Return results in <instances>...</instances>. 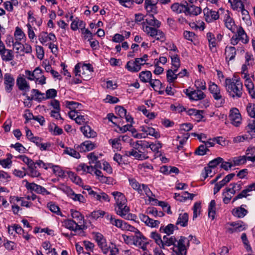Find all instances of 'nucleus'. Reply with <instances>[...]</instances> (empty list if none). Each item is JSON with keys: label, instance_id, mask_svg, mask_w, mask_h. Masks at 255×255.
I'll list each match as a JSON object with an SVG mask.
<instances>
[{"label": "nucleus", "instance_id": "obj_51", "mask_svg": "<svg viewBox=\"0 0 255 255\" xmlns=\"http://www.w3.org/2000/svg\"><path fill=\"white\" fill-rule=\"evenodd\" d=\"M229 2L232 8L235 10H238L239 8H243V6L244 5L242 0H229Z\"/></svg>", "mask_w": 255, "mask_h": 255}, {"label": "nucleus", "instance_id": "obj_9", "mask_svg": "<svg viewBox=\"0 0 255 255\" xmlns=\"http://www.w3.org/2000/svg\"><path fill=\"white\" fill-rule=\"evenodd\" d=\"M93 234L94 239L99 247L102 249L103 253L106 254L109 251V249L107 245L106 240L103 235L98 232L94 233Z\"/></svg>", "mask_w": 255, "mask_h": 255}, {"label": "nucleus", "instance_id": "obj_26", "mask_svg": "<svg viewBox=\"0 0 255 255\" xmlns=\"http://www.w3.org/2000/svg\"><path fill=\"white\" fill-rule=\"evenodd\" d=\"M70 213L71 216L73 219V220L76 222L77 224L82 225V227L84 222V218L81 213L74 209H71Z\"/></svg>", "mask_w": 255, "mask_h": 255}, {"label": "nucleus", "instance_id": "obj_62", "mask_svg": "<svg viewBox=\"0 0 255 255\" xmlns=\"http://www.w3.org/2000/svg\"><path fill=\"white\" fill-rule=\"evenodd\" d=\"M26 26L28 29L27 34L29 38L30 39L31 42H33L34 40H35L36 36L35 33L33 31V27L32 25L29 23H28L26 24Z\"/></svg>", "mask_w": 255, "mask_h": 255}, {"label": "nucleus", "instance_id": "obj_23", "mask_svg": "<svg viewBox=\"0 0 255 255\" xmlns=\"http://www.w3.org/2000/svg\"><path fill=\"white\" fill-rule=\"evenodd\" d=\"M186 3V14L197 15L201 12L202 9L200 7L195 6L193 4Z\"/></svg>", "mask_w": 255, "mask_h": 255}, {"label": "nucleus", "instance_id": "obj_45", "mask_svg": "<svg viewBox=\"0 0 255 255\" xmlns=\"http://www.w3.org/2000/svg\"><path fill=\"white\" fill-rule=\"evenodd\" d=\"M171 8L174 12L177 13H180L181 12H184L185 13L186 10V4H180L178 3L173 4L171 6Z\"/></svg>", "mask_w": 255, "mask_h": 255}, {"label": "nucleus", "instance_id": "obj_38", "mask_svg": "<svg viewBox=\"0 0 255 255\" xmlns=\"http://www.w3.org/2000/svg\"><path fill=\"white\" fill-rule=\"evenodd\" d=\"M176 229H177V227L176 225L169 224L166 226H161L159 230L161 233H165L167 235H170L172 234L174 231Z\"/></svg>", "mask_w": 255, "mask_h": 255}, {"label": "nucleus", "instance_id": "obj_2", "mask_svg": "<svg viewBox=\"0 0 255 255\" xmlns=\"http://www.w3.org/2000/svg\"><path fill=\"white\" fill-rule=\"evenodd\" d=\"M225 87L227 91L232 98H240L243 94V84L239 80L232 81L231 79H226Z\"/></svg>", "mask_w": 255, "mask_h": 255}, {"label": "nucleus", "instance_id": "obj_21", "mask_svg": "<svg viewBox=\"0 0 255 255\" xmlns=\"http://www.w3.org/2000/svg\"><path fill=\"white\" fill-rule=\"evenodd\" d=\"M96 147L95 144L91 141H85L77 147L79 152H87L94 149Z\"/></svg>", "mask_w": 255, "mask_h": 255}, {"label": "nucleus", "instance_id": "obj_43", "mask_svg": "<svg viewBox=\"0 0 255 255\" xmlns=\"http://www.w3.org/2000/svg\"><path fill=\"white\" fill-rule=\"evenodd\" d=\"M6 158L0 159V165L4 168H9L12 164L11 158L12 155L10 153H8L6 155Z\"/></svg>", "mask_w": 255, "mask_h": 255}, {"label": "nucleus", "instance_id": "obj_39", "mask_svg": "<svg viewBox=\"0 0 255 255\" xmlns=\"http://www.w3.org/2000/svg\"><path fill=\"white\" fill-rule=\"evenodd\" d=\"M0 55L3 61L7 62L12 60L13 59L14 55L12 50L5 49L0 52Z\"/></svg>", "mask_w": 255, "mask_h": 255}, {"label": "nucleus", "instance_id": "obj_15", "mask_svg": "<svg viewBox=\"0 0 255 255\" xmlns=\"http://www.w3.org/2000/svg\"><path fill=\"white\" fill-rule=\"evenodd\" d=\"M223 21L226 27L233 32L235 30V23L234 20L231 16V13L229 10H224L223 12Z\"/></svg>", "mask_w": 255, "mask_h": 255}, {"label": "nucleus", "instance_id": "obj_16", "mask_svg": "<svg viewBox=\"0 0 255 255\" xmlns=\"http://www.w3.org/2000/svg\"><path fill=\"white\" fill-rule=\"evenodd\" d=\"M225 60L229 64L230 61H234L237 55V49L233 46H227L225 49Z\"/></svg>", "mask_w": 255, "mask_h": 255}, {"label": "nucleus", "instance_id": "obj_3", "mask_svg": "<svg viewBox=\"0 0 255 255\" xmlns=\"http://www.w3.org/2000/svg\"><path fill=\"white\" fill-rule=\"evenodd\" d=\"M194 236L190 235L188 238L181 236L177 242V245L173 248L172 255H186L187 249L189 242L192 241Z\"/></svg>", "mask_w": 255, "mask_h": 255}, {"label": "nucleus", "instance_id": "obj_1", "mask_svg": "<svg viewBox=\"0 0 255 255\" xmlns=\"http://www.w3.org/2000/svg\"><path fill=\"white\" fill-rule=\"evenodd\" d=\"M111 194L116 201L117 207L116 208L117 214L125 219L133 220L135 216L129 213V209L126 205L127 200L124 194L118 191L113 192Z\"/></svg>", "mask_w": 255, "mask_h": 255}, {"label": "nucleus", "instance_id": "obj_32", "mask_svg": "<svg viewBox=\"0 0 255 255\" xmlns=\"http://www.w3.org/2000/svg\"><path fill=\"white\" fill-rule=\"evenodd\" d=\"M170 56L171 59V64L172 69L174 71H177L178 68L180 66V60L179 56L175 53H170Z\"/></svg>", "mask_w": 255, "mask_h": 255}, {"label": "nucleus", "instance_id": "obj_61", "mask_svg": "<svg viewBox=\"0 0 255 255\" xmlns=\"http://www.w3.org/2000/svg\"><path fill=\"white\" fill-rule=\"evenodd\" d=\"M121 141V138L120 137H119L118 138H116L114 139H110L109 140V143L112 145V147L113 148H116V149H121V143L120 141Z\"/></svg>", "mask_w": 255, "mask_h": 255}, {"label": "nucleus", "instance_id": "obj_54", "mask_svg": "<svg viewBox=\"0 0 255 255\" xmlns=\"http://www.w3.org/2000/svg\"><path fill=\"white\" fill-rule=\"evenodd\" d=\"M14 36L16 41H20L24 37H25L24 33L19 27H16L14 32Z\"/></svg>", "mask_w": 255, "mask_h": 255}, {"label": "nucleus", "instance_id": "obj_35", "mask_svg": "<svg viewBox=\"0 0 255 255\" xmlns=\"http://www.w3.org/2000/svg\"><path fill=\"white\" fill-rule=\"evenodd\" d=\"M139 78L143 83H150L152 79V74L149 71H143L139 74Z\"/></svg>", "mask_w": 255, "mask_h": 255}, {"label": "nucleus", "instance_id": "obj_19", "mask_svg": "<svg viewBox=\"0 0 255 255\" xmlns=\"http://www.w3.org/2000/svg\"><path fill=\"white\" fill-rule=\"evenodd\" d=\"M63 226L66 228L73 231H76L83 229L82 225L78 224L72 219L65 220L63 222Z\"/></svg>", "mask_w": 255, "mask_h": 255}, {"label": "nucleus", "instance_id": "obj_8", "mask_svg": "<svg viewBox=\"0 0 255 255\" xmlns=\"http://www.w3.org/2000/svg\"><path fill=\"white\" fill-rule=\"evenodd\" d=\"M143 61L139 58H136L134 61H129L128 62L126 68L130 72H137L141 69V66L144 65L142 63Z\"/></svg>", "mask_w": 255, "mask_h": 255}, {"label": "nucleus", "instance_id": "obj_36", "mask_svg": "<svg viewBox=\"0 0 255 255\" xmlns=\"http://www.w3.org/2000/svg\"><path fill=\"white\" fill-rule=\"evenodd\" d=\"M126 155L128 156H132L138 160H143L147 158V157H145L144 154L141 153L140 151H137L133 149L131 150L126 151Z\"/></svg>", "mask_w": 255, "mask_h": 255}, {"label": "nucleus", "instance_id": "obj_59", "mask_svg": "<svg viewBox=\"0 0 255 255\" xmlns=\"http://www.w3.org/2000/svg\"><path fill=\"white\" fill-rule=\"evenodd\" d=\"M140 189L141 192L138 193L140 195H143L145 194L148 197V198L153 195L152 192L147 185L142 184V187Z\"/></svg>", "mask_w": 255, "mask_h": 255}, {"label": "nucleus", "instance_id": "obj_18", "mask_svg": "<svg viewBox=\"0 0 255 255\" xmlns=\"http://www.w3.org/2000/svg\"><path fill=\"white\" fill-rule=\"evenodd\" d=\"M139 218L141 221L144 223L146 226L151 228H157L159 226L160 224L159 221L151 219L148 216L143 214H139Z\"/></svg>", "mask_w": 255, "mask_h": 255}, {"label": "nucleus", "instance_id": "obj_57", "mask_svg": "<svg viewBox=\"0 0 255 255\" xmlns=\"http://www.w3.org/2000/svg\"><path fill=\"white\" fill-rule=\"evenodd\" d=\"M207 38L209 42L210 49L212 47H215L216 46V43L214 35L211 32H208L207 33Z\"/></svg>", "mask_w": 255, "mask_h": 255}, {"label": "nucleus", "instance_id": "obj_7", "mask_svg": "<svg viewBox=\"0 0 255 255\" xmlns=\"http://www.w3.org/2000/svg\"><path fill=\"white\" fill-rule=\"evenodd\" d=\"M228 224L231 226L228 229V232L230 234L243 231L247 228V225L242 221L233 222Z\"/></svg>", "mask_w": 255, "mask_h": 255}, {"label": "nucleus", "instance_id": "obj_53", "mask_svg": "<svg viewBox=\"0 0 255 255\" xmlns=\"http://www.w3.org/2000/svg\"><path fill=\"white\" fill-rule=\"evenodd\" d=\"M212 167L208 166L206 167H205L204 168V170L201 173V175L202 177L203 178L204 180H205L206 178H207L208 177L210 176L212 177L213 175L214 174V172H212Z\"/></svg>", "mask_w": 255, "mask_h": 255}, {"label": "nucleus", "instance_id": "obj_12", "mask_svg": "<svg viewBox=\"0 0 255 255\" xmlns=\"http://www.w3.org/2000/svg\"><path fill=\"white\" fill-rule=\"evenodd\" d=\"M15 80L13 76L10 73H5L3 77V84L5 90L7 93H10L14 85Z\"/></svg>", "mask_w": 255, "mask_h": 255}, {"label": "nucleus", "instance_id": "obj_56", "mask_svg": "<svg viewBox=\"0 0 255 255\" xmlns=\"http://www.w3.org/2000/svg\"><path fill=\"white\" fill-rule=\"evenodd\" d=\"M106 214V212L102 210L94 211L91 212L89 217L94 220H97L100 217H103Z\"/></svg>", "mask_w": 255, "mask_h": 255}, {"label": "nucleus", "instance_id": "obj_11", "mask_svg": "<svg viewBox=\"0 0 255 255\" xmlns=\"http://www.w3.org/2000/svg\"><path fill=\"white\" fill-rule=\"evenodd\" d=\"M184 93L188 98L192 100H201L204 99L206 97L205 93L199 89H196L193 91L186 89L184 90Z\"/></svg>", "mask_w": 255, "mask_h": 255}, {"label": "nucleus", "instance_id": "obj_29", "mask_svg": "<svg viewBox=\"0 0 255 255\" xmlns=\"http://www.w3.org/2000/svg\"><path fill=\"white\" fill-rule=\"evenodd\" d=\"M84 135L88 138H94L97 136V133L88 125L84 126L80 128Z\"/></svg>", "mask_w": 255, "mask_h": 255}, {"label": "nucleus", "instance_id": "obj_33", "mask_svg": "<svg viewBox=\"0 0 255 255\" xmlns=\"http://www.w3.org/2000/svg\"><path fill=\"white\" fill-rule=\"evenodd\" d=\"M248 213V211L242 207V206L235 208L232 210V214L233 216L239 218H243Z\"/></svg>", "mask_w": 255, "mask_h": 255}, {"label": "nucleus", "instance_id": "obj_47", "mask_svg": "<svg viewBox=\"0 0 255 255\" xmlns=\"http://www.w3.org/2000/svg\"><path fill=\"white\" fill-rule=\"evenodd\" d=\"M150 237L154 240L160 248L161 246H163V242L161 236L157 232H152L150 234Z\"/></svg>", "mask_w": 255, "mask_h": 255}, {"label": "nucleus", "instance_id": "obj_30", "mask_svg": "<svg viewBox=\"0 0 255 255\" xmlns=\"http://www.w3.org/2000/svg\"><path fill=\"white\" fill-rule=\"evenodd\" d=\"M163 246H161V248L164 249V246H171L172 245L173 246V248L174 247V246H176L177 245V241H176L175 238L173 236L168 237L166 236H164L163 237ZM172 250H173V248H172ZM173 252L172 253V254Z\"/></svg>", "mask_w": 255, "mask_h": 255}, {"label": "nucleus", "instance_id": "obj_28", "mask_svg": "<svg viewBox=\"0 0 255 255\" xmlns=\"http://www.w3.org/2000/svg\"><path fill=\"white\" fill-rule=\"evenodd\" d=\"M156 0H146L145 1V8L148 13H157V7L156 6Z\"/></svg>", "mask_w": 255, "mask_h": 255}, {"label": "nucleus", "instance_id": "obj_63", "mask_svg": "<svg viewBox=\"0 0 255 255\" xmlns=\"http://www.w3.org/2000/svg\"><path fill=\"white\" fill-rule=\"evenodd\" d=\"M47 206L52 212L58 215H61L60 208L57 205L50 202L48 204Z\"/></svg>", "mask_w": 255, "mask_h": 255}, {"label": "nucleus", "instance_id": "obj_46", "mask_svg": "<svg viewBox=\"0 0 255 255\" xmlns=\"http://www.w3.org/2000/svg\"><path fill=\"white\" fill-rule=\"evenodd\" d=\"M36 164L33 163L28 167V174L32 177H38L40 176V173L36 170Z\"/></svg>", "mask_w": 255, "mask_h": 255}, {"label": "nucleus", "instance_id": "obj_44", "mask_svg": "<svg viewBox=\"0 0 255 255\" xmlns=\"http://www.w3.org/2000/svg\"><path fill=\"white\" fill-rule=\"evenodd\" d=\"M177 71L174 69H169L166 72L167 81L169 83H173L177 78L178 75L176 74Z\"/></svg>", "mask_w": 255, "mask_h": 255}, {"label": "nucleus", "instance_id": "obj_22", "mask_svg": "<svg viewBox=\"0 0 255 255\" xmlns=\"http://www.w3.org/2000/svg\"><path fill=\"white\" fill-rule=\"evenodd\" d=\"M254 190H255V183H253L246 186L245 189L234 198L233 202L238 199L247 197L248 196L250 195V194L248 193Z\"/></svg>", "mask_w": 255, "mask_h": 255}, {"label": "nucleus", "instance_id": "obj_34", "mask_svg": "<svg viewBox=\"0 0 255 255\" xmlns=\"http://www.w3.org/2000/svg\"><path fill=\"white\" fill-rule=\"evenodd\" d=\"M25 197H10L9 199V202L11 204H14L15 202H19L21 201V206L26 207H30L32 205V203L30 202H28L27 201H25L24 200Z\"/></svg>", "mask_w": 255, "mask_h": 255}, {"label": "nucleus", "instance_id": "obj_27", "mask_svg": "<svg viewBox=\"0 0 255 255\" xmlns=\"http://www.w3.org/2000/svg\"><path fill=\"white\" fill-rule=\"evenodd\" d=\"M145 238L140 232L138 233L133 236L132 240L134 244L141 248L143 246H147V244L144 242Z\"/></svg>", "mask_w": 255, "mask_h": 255}, {"label": "nucleus", "instance_id": "obj_42", "mask_svg": "<svg viewBox=\"0 0 255 255\" xmlns=\"http://www.w3.org/2000/svg\"><path fill=\"white\" fill-rule=\"evenodd\" d=\"M67 174L70 180L75 184L83 186V182L81 178L77 176L74 172L68 171Z\"/></svg>", "mask_w": 255, "mask_h": 255}, {"label": "nucleus", "instance_id": "obj_31", "mask_svg": "<svg viewBox=\"0 0 255 255\" xmlns=\"http://www.w3.org/2000/svg\"><path fill=\"white\" fill-rule=\"evenodd\" d=\"M146 23L149 26L155 28H159L161 25V22L155 18L152 13L149 14L145 19Z\"/></svg>", "mask_w": 255, "mask_h": 255}, {"label": "nucleus", "instance_id": "obj_17", "mask_svg": "<svg viewBox=\"0 0 255 255\" xmlns=\"http://www.w3.org/2000/svg\"><path fill=\"white\" fill-rule=\"evenodd\" d=\"M140 131L144 132L146 137L148 135L153 136L155 138H159L160 137V133L155 128L148 127L147 126H143L140 127Z\"/></svg>", "mask_w": 255, "mask_h": 255}, {"label": "nucleus", "instance_id": "obj_37", "mask_svg": "<svg viewBox=\"0 0 255 255\" xmlns=\"http://www.w3.org/2000/svg\"><path fill=\"white\" fill-rule=\"evenodd\" d=\"M238 11L241 12L242 19L245 22V23L248 25H251L252 21L251 20V17L249 11L245 8V5L243 6V8H239Z\"/></svg>", "mask_w": 255, "mask_h": 255}, {"label": "nucleus", "instance_id": "obj_14", "mask_svg": "<svg viewBox=\"0 0 255 255\" xmlns=\"http://www.w3.org/2000/svg\"><path fill=\"white\" fill-rule=\"evenodd\" d=\"M38 39L40 43L43 45H47L49 41L56 42V37L53 33L48 34L47 32L42 31L38 35Z\"/></svg>", "mask_w": 255, "mask_h": 255}, {"label": "nucleus", "instance_id": "obj_10", "mask_svg": "<svg viewBox=\"0 0 255 255\" xmlns=\"http://www.w3.org/2000/svg\"><path fill=\"white\" fill-rule=\"evenodd\" d=\"M229 118L232 125L237 127L240 126L242 122V118L238 109L233 108L231 109Z\"/></svg>", "mask_w": 255, "mask_h": 255}, {"label": "nucleus", "instance_id": "obj_48", "mask_svg": "<svg viewBox=\"0 0 255 255\" xmlns=\"http://www.w3.org/2000/svg\"><path fill=\"white\" fill-rule=\"evenodd\" d=\"M64 153L68 154L76 158H79L80 157V155L79 153V151H77L70 147H65V149L64 150Z\"/></svg>", "mask_w": 255, "mask_h": 255}, {"label": "nucleus", "instance_id": "obj_13", "mask_svg": "<svg viewBox=\"0 0 255 255\" xmlns=\"http://www.w3.org/2000/svg\"><path fill=\"white\" fill-rule=\"evenodd\" d=\"M203 12L204 15L205 19L206 21L208 23L212 22L219 18L218 12L210 9L208 7L204 8Z\"/></svg>", "mask_w": 255, "mask_h": 255}, {"label": "nucleus", "instance_id": "obj_40", "mask_svg": "<svg viewBox=\"0 0 255 255\" xmlns=\"http://www.w3.org/2000/svg\"><path fill=\"white\" fill-rule=\"evenodd\" d=\"M188 215L186 213L180 214L176 222V225L182 227H186L188 225Z\"/></svg>", "mask_w": 255, "mask_h": 255}, {"label": "nucleus", "instance_id": "obj_52", "mask_svg": "<svg viewBox=\"0 0 255 255\" xmlns=\"http://www.w3.org/2000/svg\"><path fill=\"white\" fill-rule=\"evenodd\" d=\"M248 115L252 118H255V104L248 103L246 107Z\"/></svg>", "mask_w": 255, "mask_h": 255}, {"label": "nucleus", "instance_id": "obj_50", "mask_svg": "<svg viewBox=\"0 0 255 255\" xmlns=\"http://www.w3.org/2000/svg\"><path fill=\"white\" fill-rule=\"evenodd\" d=\"M88 158L89 159V163L90 164L95 163V166L96 168L101 167V163L98 161L97 157L95 155L94 152H91L87 155Z\"/></svg>", "mask_w": 255, "mask_h": 255}, {"label": "nucleus", "instance_id": "obj_55", "mask_svg": "<svg viewBox=\"0 0 255 255\" xmlns=\"http://www.w3.org/2000/svg\"><path fill=\"white\" fill-rule=\"evenodd\" d=\"M96 199L101 202H109L110 201V199L109 196L104 192H100L98 193V195H96Z\"/></svg>", "mask_w": 255, "mask_h": 255}, {"label": "nucleus", "instance_id": "obj_49", "mask_svg": "<svg viewBox=\"0 0 255 255\" xmlns=\"http://www.w3.org/2000/svg\"><path fill=\"white\" fill-rule=\"evenodd\" d=\"M215 209H216V202L215 200H212L208 207V216L211 218L212 220L215 218Z\"/></svg>", "mask_w": 255, "mask_h": 255}, {"label": "nucleus", "instance_id": "obj_5", "mask_svg": "<svg viewBox=\"0 0 255 255\" xmlns=\"http://www.w3.org/2000/svg\"><path fill=\"white\" fill-rule=\"evenodd\" d=\"M209 90L214 99L216 101V106L218 107L223 106L225 104V100L224 97L222 96L221 90L218 86L215 83L210 82L209 86Z\"/></svg>", "mask_w": 255, "mask_h": 255}, {"label": "nucleus", "instance_id": "obj_20", "mask_svg": "<svg viewBox=\"0 0 255 255\" xmlns=\"http://www.w3.org/2000/svg\"><path fill=\"white\" fill-rule=\"evenodd\" d=\"M16 84L20 91L27 92L30 90V85L24 77H18L16 79Z\"/></svg>", "mask_w": 255, "mask_h": 255}, {"label": "nucleus", "instance_id": "obj_64", "mask_svg": "<svg viewBox=\"0 0 255 255\" xmlns=\"http://www.w3.org/2000/svg\"><path fill=\"white\" fill-rule=\"evenodd\" d=\"M71 198L75 201H78L80 203H85L86 199L84 197L80 194L73 193L71 194Z\"/></svg>", "mask_w": 255, "mask_h": 255}, {"label": "nucleus", "instance_id": "obj_58", "mask_svg": "<svg viewBox=\"0 0 255 255\" xmlns=\"http://www.w3.org/2000/svg\"><path fill=\"white\" fill-rule=\"evenodd\" d=\"M129 182L130 186L133 189L136 190L138 192V193L141 192L140 188L142 187V184H139L134 179H129Z\"/></svg>", "mask_w": 255, "mask_h": 255}, {"label": "nucleus", "instance_id": "obj_41", "mask_svg": "<svg viewBox=\"0 0 255 255\" xmlns=\"http://www.w3.org/2000/svg\"><path fill=\"white\" fill-rule=\"evenodd\" d=\"M245 129L246 132L251 136L250 139L255 138V120L250 122Z\"/></svg>", "mask_w": 255, "mask_h": 255}, {"label": "nucleus", "instance_id": "obj_60", "mask_svg": "<svg viewBox=\"0 0 255 255\" xmlns=\"http://www.w3.org/2000/svg\"><path fill=\"white\" fill-rule=\"evenodd\" d=\"M195 86L197 90L199 89L201 91L206 89V84L205 81L202 79L197 80L195 82Z\"/></svg>", "mask_w": 255, "mask_h": 255}, {"label": "nucleus", "instance_id": "obj_4", "mask_svg": "<svg viewBox=\"0 0 255 255\" xmlns=\"http://www.w3.org/2000/svg\"><path fill=\"white\" fill-rule=\"evenodd\" d=\"M142 30L148 36L155 38L157 40L163 42L166 40L164 33L157 28L147 26L144 23L142 25Z\"/></svg>", "mask_w": 255, "mask_h": 255}, {"label": "nucleus", "instance_id": "obj_6", "mask_svg": "<svg viewBox=\"0 0 255 255\" xmlns=\"http://www.w3.org/2000/svg\"><path fill=\"white\" fill-rule=\"evenodd\" d=\"M23 183H25L24 186L27 190L31 192H34L37 194L43 195L50 194V192L48 191L44 187L34 182L29 183L27 180H24Z\"/></svg>", "mask_w": 255, "mask_h": 255}, {"label": "nucleus", "instance_id": "obj_25", "mask_svg": "<svg viewBox=\"0 0 255 255\" xmlns=\"http://www.w3.org/2000/svg\"><path fill=\"white\" fill-rule=\"evenodd\" d=\"M237 38L243 43L247 44L249 39L243 28L240 26L237 28L236 33L235 34Z\"/></svg>", "mask_w": 255, "mask_h": 255}, {"label": "nucleus", "instance_id": "obj_24", "mask_svg": "<svg viewBox=\"0 0 255 255\" xmlns=\"http://www.w3.org/2000/svg\"><path fill=\"white\" fill-rule=\"evenodd\" d=\"M247 160L251 161L252 162L255 161V156L250 157L245 156V155L239 156L235 157L233 158V161L235 165H240L244 164L246 163Z\"/></svg>", "mask_w": 255, "mask_h": 255}]
</instances>
